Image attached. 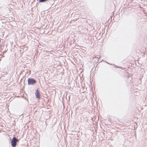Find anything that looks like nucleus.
<instances>
[{"label": "nucleus", "instance_id": "20e7f679", "mask_svg": "<svg viewBox=\"0 0 147 147\" xmlns=\"http://www.w3.org/2000/svg\"><path fill=\"white\" fill-rule=\"evenodd\" d=\"M47 0H39V2H44L46 1H47Z\"/></svg>", "mask_w": 147, "mask_h": 147}, {"label": "nucleus", "instance_id": "f03ea898", "mask_svg": "<svg viewBox=\"0 0 147 147\" xmlns=\"http://www.w3.org/2000/svg\"><path fill=\"white\" fill-rule=\"evenodd\" d=\"M36 83L35 80L32 78H29L28 79V85H33Z\"/></svg>", "mask_w": 147, "mask_h": 147}, {"label": "nucleus", "instance_id": "7ed1b4c3", "mask_svg": "<svg viewBox=\"0 0 147 147\" xmlns=\"http://www.w3.org/2000/svg\"><path fill=\"white\" fill-rule=\"evenodd\" d=\"M36 97V98L38 99H40V95L39 92V91L38 89H37L36 90V92L35 93Z\"/></svg>", "mask_w": 147, "mask_h": 147}, {"label": "nucleus", "instance_id": "f257e3e1", "mask_svg": "<svg viewBox=\"0 0 147 147\" xmlns=\"http://www.w3.org/2000/svg\"><path fill=\"white\" fill-rule=\"evenodd\" d=\"M19 140L16 137H13L11 140V144L12 147H15L17 144V142H18Z\"/></svg>", "mask_w": 147, "mask_h": 147}]
</instances>
